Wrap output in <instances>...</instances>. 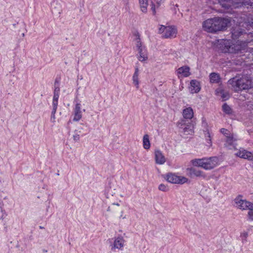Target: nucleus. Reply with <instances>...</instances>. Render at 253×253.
Segmentation results:
<instances>
[{
  "mask_svg": "<svg viewBox=\"0 0 253 253\" xmlns=\"http://www.w3.org/2000/svg\"><path fill=\"white\" fill-rule=\"evenodd\" d=\"M190 174L192 176H195L197 177H205V175L203 171L196 169L194 168H191L190 169Z\"/></svg>",
  "mask_w": 253,
  "mask_h": 253,
  "instance_id": "6ab92c4d",
  "label": "nucleus"
},
{
  "mask_svg": "<svg viewBox=\"0 0 253 253\" xmlns=\"http://www.w3.org/2000/svg\"><path fill=\"white\" fill-rule=\"evenodd\" d=\"M138 71V68L136 67L132 77L133 83L137 88H139Z\"/></svg>",
  "mask_w": 253,
  "mask_h": 253,
  "instance_id": "aec40b11",
  "label": "nucleus"
},
{
  "mask_svg": "<svg viewBox=\"0 0 253 253\" xmlns=\"http://www.w3.org/2000/svg\"><path fill=\"white\" fill-rule=\"evenodd\" d=\"M124 240L121 236L118 237L114 243V247L115 248L120 249L123 247L124 244Z\"/></svg>",
  "mask_w": 253,
  "mask_h": 253,
  "instance_id": "a211bd4d",
  "label": "nucleus"
},
{
  "mask_svg": "<svg viewBox=\"0 0 253 253\" xmlns=\"http://www.w3.org/2000/svg\"><path fill=\"white\" fill-rule=\"evenodd\" d=\"M143 145L145 149H149L150 147L149 137L148 134H145L143 138Z\"/></svg>",
  "mask_w": 253,
  "mask_h": 253,
  "instance_id": "4be33fe9",
  "label": "nucleus"
},
{
  "mask_svg": "<svg viewBox=\"0 0 253 253\" xmlns=\"http://www.w3.org/2000/svg\"><path fill=\"white\" fill-rule=\"evenodd\" d=\"M224 44L226 49V51L231 53H243L247 48V42L239 40L237 41L236 43L230 44V43H228L227 44L226 42Z\"/></svg>",
  "mask_w": 253,
  "mask_h": 253,
  "instance_id": "7ed1b4c3",
  "label": "nucleus"
},
{
  "mask_svg": "<svg viewBox=\"0 0 253 253\" xmlns=\"http://www.w3.org/2000/svg\"><path fill=\"white\" fill-rule=\"evenodd\" d=\"M180 127L183 129V133L186 135L192 134L193 132V125L191 124L186 125L184 121H183V124L181 125Z\"/></svg>",
  "mask_w": 253,
  "mask_h": 253,
  "instance_id": "ddd939ff",
  "label": "nucleus"
},
{
  "mask_svg": "<svg viewBox=\"0 0 253 253\" xmlns=\"http://www.w3.org/2000/svg\"><path fill=\"white\" fill-rule=\"evenodd\" d=\"M113 205H117V206H119V204H113Z\"/></svg>",
  "mask_w": 253,
  "mask_h": 253,
  "instance_id": "37998d69",
  "label": "nucleus"
},
{
  "mask_svg": "<svg viewBox=\"0 0 253 253\" xmlns=\"http://www.w3.org/2000/svg\"><path fill=\"white\" fill-rule=\"evenodd\" d=\"M39 227H40V229H43L44 228V227L42 226H40Z\"/></svg>",
  "mask_w": 253,
  "mask_h": 253,
  "instance_id": "79ce46f5",
  "label": "nucleus"
},
{
  "mask_svg": "<svg viewBox=\"0 0 253 253\" xmlns=\"http://www.w3.org/2000/svg\"><path fill=\"white\" fill-rule=\"evenodd\" d=\"M74 117L73 121H78L82 117V111H81V104L80 103L76 104L75 108L74 109Z\"/></svg>",
  "mask_w": 253,
  "mask_h": 253,
  "instance_id": "9b49d317",
  "label": "nucleus"
},
{
  "mask_svg": "<svg viewBox=\"0 0 253 253\" xmlns=\"http://www.w3.org/2000/svg\"><path fill=\"white\" fill-rule=\"evenodd\" d=\"M139 3L141 11L146 13L147 10V6L148 5V0H139Z\"/></svg>",
  "mask_w": 253,
  "mask_h": 253,
  "instance_id": "412c9836",
  "label": "nucleus"
},
{
  "mask_svg": "<svg viewBox=\"0 0 253 253\" xmlns=\"http://www.w3.org/2000/svg\"><path fill=\"white\" fill-rule=\"evenodd\" d=\"M159 33L162 34L164 38H173L176 37L177 30L174 27L161 25L159 29Z\"/></svg>",
  "mask_w": 253,
  "mask_h": 253,
  "instance_id": "20e7f679",
  "label": "nucleus"
},
{
  "mask_svg": "<svg viewBox=\"0 0 253 253\" xmlns=\"http://www.w3.org/2000/svg\"><path fill=\"white\" fill-rule=\"evenodd\" d=\"M58 105V100H53L52 101L53 109L52 110L56 111L57 107Z\"/></svg>",
  "mask_w": 253,
  "mask_h": 253,
  "instance_id": "2f4dec72",
  "label": "nucleus"
},
{
  "mask_svg": "<svg viewBox=\"0 0 253 253\" xmlns=\"http://www.w3.org/2000/svg\"><path fill=\"white\" fill-rule=\"evenodd\" d=\"M55 113H56V111H55L54 110H52V111L51 112V121L52 122H55Z\"/></svg>",
  "mask_w": 253,
  "mask_h": 253,
  "instance_id": "473e14b6",
  "label": "nucleus"
},
{
  "mask_svg": "<svg viewBox=\"0 0 253 253\" xmlns=\"http://www.w3.org/2000/svg\"><path fill=\"white\" fill-rule=\"evenodd\" d=\"M230 23V20L227 18L214 17L205 21L203 27L205 31L209 33H216L225 30Z\"/></svg>",
  "mask_w": 253,
  "mask_h": 253,
  "instance_id": "f257e3e1",
  "label": "nucleus"
},
{
  "mask_svg": "<svg viewBox=\"0 0 253 253\" xmlns=\"http://www.w3.org/2000/svg\"><path fill=\"white\" fill-rule=\"evenodd\" d=\"M192 164L195 167H201L203 168V161L202 159H195L191 161Z\"/></svg>",
  "mask_w": 253,
  "mask_h": 253,
  "instance_id": "b1692460",
  "label": "nucleus"
},
{
  "mask_svg": "<svg viewBox=\"0 0 253 253\" xmlns=\"http://www.w3.org/2000/svg\"><path fill=\"white\" fill-rule=\"evenodd\" d=\"M73 139L76 141H79L80 140V134L78 133H75L73 135Z\"/></svg>",
  "mask_w": 253,
  "mask_h": 253,
  "instance_id": "72a5a7b5",
  "label": "nucleus"
},
{
  "mask_svg": "<svg viewBox=\"0 0 253 253\" xmlns=\"http://www.w3.org/2000/svg\"><path fill=\"white\" fill-rule=\"evenodd\" d=\"M223 111L227 114H230L232 113V110L229 106L226 103H224L222 106Z\"/></svg>",
  "mask_w": 253,
  "mask_h": 253,
  "instance_id": "393cba45",
  "label": "nucleus"
},
{
  "mask_svg": "<svg viewBox=\"0 0 253 253\" xmlns=\"http://www.w3.org/2000/svg\"><path fill=\"white\" fill-rule=\"evenodd\" d=\"M136 41V46L137 48V50H139L141 48H143L144 46H142L141 44V42H140V39L139 37L135 39Z\"/></svg>",
  "mask_w": 253,
  "mask_h": 253,
  "instance_id": "c85d7f7f",
  "label": "nucleus"
},
{
  "mask_svg": "<svg viewBox=\"0 0 253 253\" xmlns=\"http://www.w3.org/2000/svg\"><path fill=\"white\" fill-rule=\"evenodd\" d=\"M228 84L235 92L249 89L253 87V78L250 76H236L228 81Z\"/></svg>",
  "mask_w": 253,
  "mask_h": 253,
  "instance_id": "f03ea898",
  "label": "nucleus"
},
{
  "mask_svg": "<svg viewBox=\"0 0 253 253\" xmlns=\"http://www.w3.org/2000/svg\"><path fill=\"white\" fill-rule=\"evenodd\" d=\"M232 38L233 40H237L242 36H244L246 35V33L244 30H243L239 27H237L233 30L231 32Z\"/></svg>",
  "mask_w": 253,
  "mask_h": 253,
  "instance_id": "1a4fd4ad",
  "label": "nucleus"
},
{
  "mask_svg": "<svg viewBox=\"0 0 253 253\" xmlns=\"http://www.w3.org/2000/svg\"><path fill=\"white\" fill-rule=\"evenodd\" d=\"M107 211H110V207H108V209H107Z\"/></svg>",
  "mask_w": 253,
  "mask_h": 253,
  "instance_id": "a19ab883",
  "label": "nucleus"
},
{
  "mask_svg": "<svg viewBox=\"0 0 253 253\" xmlns=\"http://www.w3.org/2000/svg\"><path fill=\"white\" fill-rule=\"evenodd\" d=\"M243 236H244L245 237H246L248 236V234L247 233H244L243 234Z\"/></svg>",
  "mask_w": 253,
  "mask_h": 253,
  "instance_id": "ea45409f",
  "label": "nucleus"
},
{
  "mask_svg": "<svg viewBox=\"0 0 253 253\" xmlns=\"http://www.w3.org/2000/svg\"><path fill=\"white\" fill-rule=\"evenodd\" d=\"M215 92L216 95L220 97L223 101H225L230 97V94L228 91L223 90L220 87L217 88Z\"/></svg>",
  "mask_w": 253,
  "mask_h": 253,
  "instance_id": "9d476101",
  "label": "nucleus"
},
{
  "mask_svg": "<svg viewBox=\"0 0 253 253\" xmlns=\"http://www.w3.org/2000/svg\"><path fill=\"white\" fill-rule=\"evenodd\" d=\"M59 96V94L54 93L53 100H58Z\"/></svg>",
  "mask_w": 253,
  "mask_h": 253,
  "instance_id": "e433bc0d",
  "label": "nucleus"
},
{
  "mask_svg": "<svg viewBox=\"0 0 253 253\" xmlns=\"http://www.w3.org/2000/svg\"><path fill=\"white\" fill-rule=\"evenodd\" d=\"M210 81L212 83H217L220 80L219 76L215 73H211L210 75Z\"/></svg>",
  "mask_w": 253,
  "mask_h": 253,
  "instance_id": "5701e85b",
  "label": "nucleus"
},
{
  "mask_svg": "<svg viewBox=\"0 0 253 253\" xmlns=\"http://www.w3.org/2000/svg\"><path fill=\"white\" fill-rule=\"evenodd\" d=\"M220 131L221 132H222V133L224 134H227L226 133L227 131H228L227 129H225V128H221V130H220Z\"/></svg>",
  "mask_w": 253,
  "mask_h": 253,
  "instance_id": "58836bf2",
  "label": "nucleus"
},
{
  "mask_svg": "<svg viewBox=\"0 0 253 253\" xmlns=\"http://www.w3.org/2000/svg\"><path fill=\"white\" fill-rule=\"evenodd\" d=\"M205 136L207 142L209 143V146H211V134L209 131L206 132Z\"/></svg>",
  "mask_w": 253,
  "mask_h": 253,
  "instance_id": "a878e982",
  "label": "nucleus"
},
{
  "mask_svg": "<svg viewBox=\"0 0 253 253\" xmlns=\"http://www.w3.org/2000/svg\"><path fill=\"white\" fill-rule=\"evenodd\" d=\"M159 189L164 192L167 191L169 190L168 187L164 184H161L159 186Z\"/></svg>",
  "mask_w": 253,
  "mask_h": 253,
  "instance_id": "c756f323",
  "label": "nucleus"
},
{
  "mask_svg": "<svg viewBox=\"0 0 253 253\" xmlns=\"http://www.w3.org/2000/svg\"><path fill=\"white\" fill-rule=\"evenodd\" d=\"M165 178L168 182L174 184H183L188 180V179L185 177L178 176L172 173H168Z\"/></svg>",
  "mask_w": 253,
  "mask_h": 253,
  "instance_id": "39448f33",
  "label": "nucleus"
},
{
  "mask_svg": "<svg viewBox=\"0 0 253 253\" xmlns=\"http://www.w3.org/2000/svg\"><path fill=\"white\" fill-rule=\"evenodd\" d=\"M237 155L240 158L247 159L249 160H252L253 159V155L252 153L245 150H240L237 153Z\"/></svg>",
  "mask_w": 253,
  "mask_h": 253,
  "instance_id": "4468645a",
  "label": "nucleus"
},
{
  "mask_svg": "<svg viewBox=\"0 0 253 253\" xmlns=\"http://www.w3.org/2000/svg\"><path fill=\"white\" fill-rule=\"evenodd\" d=\"M248 215L251 220H253V210H249Z\"/></svg>",
  "mask_w": 253,
  "mask_h": 253,
  "instance_id": "f704fd0d",
  "label": "nucleus"
},
{
  "mask_svg": "<svg viewBox=\"0 0 253 253\" xmlns=\"http://www.w3.org/2000/svg\"><path fill=\"white\" fill-rule=\"evenodd\" d=\"M203 161V168L205 169H213L217 164V158L215 157L209 158H202Z\"/></svg>",
  "mask_w": 253,
  "mask_h": 253,
  "instance_id": "0eeeda50",
  "label": "nucleus"
},
{
  "mask_svg": "<svg viewBox=\"0 0 253 253\" xmlns=\"http://www.w3.org/2000/svg\"><path fill=\"white\" fill-rule=\"evenodd\" d=\"M155 158L156 163L158 164L162 165L166 162L165 157L163 155L161 152L159 150H157L155 152Z\"/></svg>",
  "mask_w": 253,
  "mask_h": 253,
  "instance_id": "2eb2a0df",
  "label": "nucleus"
},
{
  "mask_svg": "<svg viewBox=\"0 0 253 253\" xmlns=\"http://www.w3.org/2000/svg\"><path fill=\"white\" fill-rule=\"evenodd\" d=\"M189 89L190 92L192 93L198 92L201 89L199 82L196 80H192L190 82V87Z\"/></svg>",
  "mask_w": 253,
  "mask_h": 253,
  "instance_id": "f8f14e48",
  "label": "nucleus"
},
{
  "mask_svg": "<svg viewBox=\"0 0 253 253\" xmlns=\"http://www.w3.org/2000/svg\"><path fill=\"white\" fill-rule=\"evenodd\" d=\"M22 36H23V37H24L25 36L24 34H23Z\"/></svg>",
  "mask_w": 253,
  "mask_h": 253,
  "instance_id": "c03bdc74",
  "label": "nucleus"
},
{
  "mask_svg": "<svg viewBox=\"0 0 253 253\" xmlns=\"http://www.w3.org/2000/svg\"><path fill=\"white\" fill-rule=\"evenodd\" d=\"M235 140H234V138L232 136H229L227 137L226 141L230 145H232L233 144V141Z\"/></svg>",
  "mask_w": 253,
  "mask_h": 253,
  "instance_id": "7c9ffc66",
  "label": "nucleus"
},
{
  "mask_svg": "<svg viewBox=\"0 0 253 253\" xmlns=\"http://www.w3.org/2000/svg\"><path fill=\"white\" fill-rule=\"evenodd\" d=\"M55 4L57 6H55L54 7H52V10L54 11L55 12H57L60 14L61 12L60 4L58 3L57 2L55 3Z\"/></svg>",
  "mask_w": 253,
  "mask_h": 253,
  "instance_id": "cd10ccee",
  "label": "nucleus"
},
{
  "mask_svg": "<svg viewBox=\"0 0 253 253\" xmlns=\"http://www.w3.org/2000/svg\"><path fill=\"white\" fill-rule=\"evenodd\" d=\"M183 116L184 119H191L193 117V111L191 107L187 108L183 111Z\"/></svg>",
  "mask_w": 253,
  "mask_h": 253,
  "instance_id": "f3484780",
  "label": "nucleus"
},
{
  "mask_svg": "<svg viewBox=\"0 0 253 253\" xmlns=\"http://www.w3.org/2000/svg\"><path fill=\"white\" fill-rule=\"evenodd\" d=\"M58 84H59V82L56 80L55 81V84H54V87H55V88H54V93L59 94L60 88H59Z\"/></svg>",
  "mask_w": 253,
  "mask_h": 253,
  "instance_id": "bb28decb",
  "label": "nucleus"
},
{
  "mask_svg": "<svg viewBox=\"0 0 253 253\" xmlns=\"http://www.w3.org/2000/svg\"><path fill=\"white\" fill-rule=\"evenodd\" d=\"M138 51L139 53L138 59L139 61H144L148 59L147 52L145 46L140 48Z\"/></svg>",
  "mask_w": 253,
  "mask_h": 253,
  "instance_id": "dca6fc26",
  "label": "nucleus"
},
{
  "mask_svg": "<svg viewBox=\"0 0 253 253\" xmlns=\"http://www.w3.org/2000/svg\"><path fill=\"white\" fill-rule=\"evenodd\" d=\"M235 206L242 210H253V204L252 203L237 198L235 199Z\"/></svg>",
  "mask_w": 253,
  "mask_h": 253,
  "instance_id": "423d86ee",
  "label": "nucleus"
},
{
  "mask_svg": "<svg viewBox=\"0 0 253 253\" xmlns=\"http://www.w3.org/2000/svg\"><path fill=\"white\" fill-rule=\"evenodd\" d=\"M151 10H152V11L153 12V14H154L156 12V11H155V5L152 3L151 4Z\"/></svg>",
  "mask_w": 253,
  "mask_h": 253,
  "instance_id": "4c0bfd02",
  "label": "nucleus"
},
{
  "mask_svg": "<svg viewBox=\"0 0 253 253\" xmlns=\"http://www.w3.org/2000/svg\"><path fill=\"white\" fill-rule=\"evenodd\" d=\"M190 68L188 66H182L177 70V74L179 78L187 77L190 75Z\"/></svg>",
  "mask_w": 253,
  "mask_h": 253,
  "instance_id": "6e6552de",
  "label": "nucleus"
},
{
  "mask_svg": "<svg viewBox=\"0 0 253 253\" xmlns=\"http://www.w3.org/2000/svg\"><path fill=\"white\" fill-rule=\"evenodd\" d=\"M0 211L1 212V214L0 215V219H2L4 216V213H3V211L1 207H0Z\"/></svg>",
  "mask_w": 253,
  "mask_h": 253,
  "instance_id": "c9c22d12",
  "label": "nucleus"
}]
</instances>
